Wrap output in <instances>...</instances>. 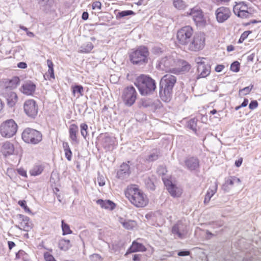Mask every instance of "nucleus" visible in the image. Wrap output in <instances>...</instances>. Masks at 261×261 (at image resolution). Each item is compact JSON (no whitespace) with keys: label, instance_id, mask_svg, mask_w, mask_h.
Instances as JSON below:
<instances>
[{"label":"nucleus","instance_id":"nucleus-51","mask_svg":"<svg viewBox=\"0 0 261 261\" xmlns=\"http://www.w3.org/2000/svg\"><path fill=\"white\" fill-rule=\"evenodd\" d=\"M91 261H102V258L98 254H93L90 257Z\"/></svg>","mask_w":261,"mask_h":261},{"label":"nucleus","instance_id":"nucleus-19","mask_svg":"<svg viewBox=\"0 0 261 261\" xmlns=\"http://www.w3.org/2000/svg\"><path fill=\"white\" fill-rule=\"evenodd\" d=\"M18 217L21 221L20 222V226L22 227L21 228L19 226H17L18 228L23 229L25 231H29L30 229H31L32 227V224L30 221V218L28 217L21 214L18 215Z\"/></svg>","mask_w":261,"mask_h":261},{"label":"nucleus","instance_id":"nucleus-2","mask_svg":"<svg viewBox=\"0 0 261 261\" xmlns=\"http://www.w3.org/2000/svg\"><path fill=\"white\" fill-rule=\"evenodd\" d=\"M125 195L131 203L137 207H144L148 203L146 196L135 185L128 187L125 192Z\"/></svg>","mask_w":261,"mask_h":261},{"label":"nucleus","instance_id":"nucleus-44","mask_svg":"<svg viewBox=\"0 0 261 261\" xmlns=\"http://www.w3.org/2000/svg\"><path fill=\"white\" fill-rule=\"evenodd\" d=\"M240 63L238 61L233 62L230 66V70L233 72H237L240 70Z\"/></svg>","mask_w":261,"mask_h":261},{"label":"nucleus","instance_id":"nucleus-23","mask_svg":"<svg viewBox=\"0 0 261 261\" xmlns=\"http://www.w3.org/2000/svg\"><path fill=\"white\" fill-rule=\"evenodd\" d=\"M38 4L46 12L53 10L54 0H38Z\"/></svg>","mask_w":261,"mask_h":261},{"label":"nucleus","instance_id":"nucleus-27","mask_svg":"<svg viewBox=\"0 0 261 261\" xmlns=\"http://www.w3.org/2000/svg\"><path fill=\"white\" fill-rule=\"evenodd\" d=\"M79 131V127L75 124H72L69 126V138L74 143H77V134Z\"/></svg>","mask_w":261,"mask_h":261},{"label":"nucleus","instance_id":"nucleus-56","mask_svg":"<svg viewBox=\"0 0 261 261\" xmlns=\"http://www.w3.org/2000/svg\"><path fill=\"white\" fill-rule=\"evenodd\" d=\"M101 3L99 1L95 2L92 4L93 9H98L100 10L101 9Z\"/></svg>","mask_w":261,"mask_h":261},{"label":"nucleus","instance_id":"nucleus-12","mask_svg":"<svg viewBox=\"0 0 261 261\" xmlns=\"http://www.w3.org/2000/svg\"><path fill=\"white\" fill-rule=\"evenodd\" d=\"M24 111L30 118L34 119L38 113V106L34 99L27 100L23 104Z\"/></svg>","mask_w":261,"mask_h":261},{"label":"nucleus","instance_id":"nucleus-53","mask_svg":"<svg viewBox=\"0 0 261 261\" xmlns=\"http://www.w3.org/2000/svg\"><path fill=\"white\" fill-rule=\"evenodd\" d=\"M146 185L148 189H149L151 190H154V189H155L154 185L149 179H148L146 180Z\"/></svg>","mask_w":261,"mask_h":261},{"label":"nucleus","instance_id":"nucleus-35","mask_svg":"<svg viewBox=\"0 0 261 261\" xmlns=\"http://www.w3.org/2000/svg\"><path fill=\"white\" fill-rule=\"evenodd\" d=\"M135 12L132 10H125L121 12H119L116 15V18L120 19L122 17L128 16L135 15Z\"/></svg>","mask_w":261,"mask_h":261},{"label":"nucleus","instance_id":"nucleus-22","mask_svg":"<svg viewBox=\"0 0 261 261\" xmlns=\"http://www.w3.org/2000/svg\"><path fill=\"white\" fill-rule=\"evenodd\" d=\"M217 187L218 185L216 181L213 182L210 186L205 196V198L204 200V204H206L210 202L211 198L217 192Z\"/></svg>","mask_w":261,"mask_h":261},{"label":"nucleus","instance_id":"nucleus-13","mask_svg":"<svg viewBox=\"0 0 261 261\" xmlns=\"http://www.w3.org/2000/svg\"><path fill=\"white\" fill-rule=\"evenodd\" d=\"M187 15L192 17L193 20L197 25H202L205 23L202 10L198 7H195L187 12Z\"/></svg>","mask_w":261,"mask_h":261},{"label":"nucleus","instance_id":"nucleus-46","mask_svg":"<svg viewBox=\"0 0 261 261\" xmlns=\"http://www.w3.org/2000/svg\"><path fill=\"white\" fill-rule=\"evenodd\" d=\"M253 86V85H250L249 86L246 87L244 88L243 89L240 90V93H242L243 95H245L250 93L251 90H252Z\"/></svg>","mask_w":261,"mask_h":261},{"label":"nucleus","instance_id":"nucleus-57","mask_svg":"<svg viewBox=\"0 0 261 261\" xmlns=\"http://www.w3.org/2000/svg\"><path fill=\"white\" fill-rule=\"evenodd\" d=\"M177 254L180 256H188L190 254V251L186 250L180 251L178 252Z\"/></svg>","mask_w":261,"mask_h":261},{"label":"nucleus","instance_id":"nucleus-38","mask_svg":"<svg viewBox=\"0 0 261 261\" xmlns=\"http://www.w3.org/2000/svg\"><path fill=\"white\" fill-rule=\"evenodd\" d=\"M20 80L18 77L15 76L11 79L9 83V85L7 87L8 88H15L16 87L18 84H19Z\"/></svg>","mask_w":261,"mask_h":261},{"label":"nucleus","instance_id":"nucleus-60","mask_svg":"<svg viewBox=\"0 0 261 261\" xmlns=\"http://www.w3.org/2000/svg\"><path fill=\"white\" fill-rule=\"evenodd\" d=\"M224 68V66L223 65H218L215 67V71L217 72H220Z\"/></svg>","mask_w":261,"mask_h":261},{"label":"nucleus","instance_id":"nucleus-33","mask_svg":"<svg viewBox=\"0 0 261 261\" xmlns=\"http://www.w3.org/2000/svg\"><path fill=\"white\" fill-rule=\"evenodd\" d=\"M93 48L92 43L90 42H87L86 43L83 44L81 46V52L88 53H89Z\"/></svg>","mask_w":261,"mask_h":261},{"label":"nucleus","instance_id":"nucleus-24","mask_svg":"<svg viewBox=\"0 0 261 261\" xmlns=\"http://www.w3.org/2000/svg\"><path fill=\"white\" fill-rule=\"evenodd\" d=\"M187 168L190 170L196 169L199 167V161L197 158L191 157L185 160Z\"/></svg>","mask_w":261,"mask_h":261},{"label":"nucleus","instance_id":"nucleus-16","mask_svg":"<svg viewBox=\"0 0 261 261\" xmlns=\"http://www.w3.org/2000/svg\"><path fill=\"white\" fill-rule=\"evenodd\" d=\"M3 95L7 101L8 105L10 107H13L17 101L18 97L16 93L11 91L8 87H6Z\"/></svg>","mask_w":261,"mask_h":261},{"label":"nucleus","instance_id":"nucleus-62","mask_svg":"<svg viewBox=\"0 0 261 261\" xmlns=\"http://www.w3.org/2000/svg\"><path fill=\"white\" fill-rule=\"evenodd\" d=\"M89 16V14L87 12H84L82 14V18L83 20H86L88 19Z\"/></svg>","mask_w":261,"mask_h":261},{"label":"nucleus","instance_id":"nucleus-48","mask_svg":"<svg viewBox=\"0 0 261 261\" xmlns=\"http://www.w3.org/2000/svg\"><path fill=\"white\" fill-rule=\"evenodd\" d=\"M44 258L45 261H56L54 257L47 252L44 253Z\"/></svg>","mask_w":261,"mask_h":261},{"label":"nucleus","instance_id":"nucleus-55","mask_svg":"<svg viewBox=\"0 0 261 261\" xmlns=\"http://www.w3.org/2000/svg\"><path fill=\"white\" fill-rule=\"evenodd\" d=\"M258 106V102L256 100H252L249 105V108L251 110L256 108Z\"/></svg>","mask_w":261,"mask_h":261},{"label":"nucleus","instance_id":"nucleus-37","mask_svg":"<svg viewBox=\"0 0 261 261\" xmlns=\"http://www.w3.org/2000/svg\"><path fill=\"white\" fill-rule=\"evenodd\" d=\"M123 226L127 229H132L135 226V222L134 221L127 220L124 221H120Z\"/></svg>","mask_w":261,"mask_h":261},{"label":"nucleus","instance_id":"nucleus-58","mask_svg":"<svg viewBox=\"0 0 261 261\" xmlns=\"http://www.w3.org/2000/svg\"><path fill=\"white\" fill-rule=\"evenodd\" d=\"M17 172L19 173V174L21 175V176L23 177H27V172L23 169H18L17 170Z\"/></svg>","mask_w":261,"mask_h":261},{"label":"nucleus","instance_id":"nucleus-14","mask_svg":"<svg viewBox=\"0 0 261 261\" xmlns=\"http://www.w3.org/2000/svg\"><path fill=\"white\" fill-rule=\"evenodd\" d=\"M164 184L170 195L173 197H179L182 193L181 188L177 187L168 179H163Z\"/></svg>","mask_w":261,"mask_h":261},{"label":"nucleus","instance_id":"nucleus-9","mask_svg":"<svg viewBox=\"0 0 261 261\" xmlns=\"http://www.w3.org/2000/svg\"><path fill=\"white\" fill-rule=\"evenodd\" d=\"M205 37L203 33L198 32L194 34L189 43V49L197 51L202 49L205 45Z\"/></svg>","mask_w":261,"mask_h":261},{"label":"nucleus","instance_id":"nucleus-18","mask_svg":"<svg viewBox=\"0 0 261 261\" xmlns=\"http://www.w3.org/2000/svg\"><path fill=\"white\" fill-rule=\"evenodd\" d=\"M172 232L179 238L182 239L186 233V226L181 223H177L172 227Z\"/></svg>","mask_w":261,"mask_h":261},{"label":"nucleus","instance_id":"nucleus-47","mask_svg":"<svg viewBox=\"0 0 261 261\" xmlns=\"http://www.w3.org/2000/svg\"><path fill=\"white\" fill-rule=\"evenodd\" d=\"M251 33L250 31H245L241 36L238 43H241L243 42L245 39H246L249 35Z\"/></svg>","mask_w":261,"mask_h":261},{"label":"nucleus","instance_id":"nucleus-7","mask_svg":"<svg viewBox=\"0 0 261 261\" xmlns=\"http://www.w3.org/2000/svg\"><path fill=\"white\" fill-rule=\"evenodd\" d=\"M22 138L26 143L36 144L42 140V136L40 132L36 129L27 128L22 132Z\"/></svg>","mask_w":261,"mask_h":261},{"label":"nucleus","instance_id":"nucleus-21","mask_svg":"<svg viewBox=\"0 0 261 261\" xmlns=\"http://www.w3.org/2000/svg\"><path fill=\"white\" fill-rule=\"evenodd\" d=\"M130 174L129 166L127 164L123 163L120 166V169L117 171V176L120 179L127 177Z\"/></svg>","mask_w":261,"mask_h":261},{"label":"nucleus","instance_id":"nucleus-50","mask_svg":"<svg viewBox=\"0 0 261 261\" xmlns=\"http://www.w3.org/2000/svg\"><path fill=\"white\" fill-rule=\"evenodd\" d=\"M97 182L100 186H103L105 185L106 179L102 175H98L97 177Z\"/></svg>","mask_w":261,"mask_h":261},{"label":"nucleus","instance_id":"nucleus-41","mask_svg":"<svg viewBox=\"0 0 261 261\" xmlns=\"http://www.w3.org/2000/svg\"><path fill=\"white\" fill-rule=\"evenodd\" d=\"M197 120L195 118L190 120L188 122V127L191 129L196 131Z\"/></svg>","mask_w":261,"mask_h":261},{"label":"nucleus","instance_id":"nucleus-40","mask_svg":"<svg viewBox=\"0 0 261 261\" xmlns=\"http://www.w3.org/2000/svg\"><path fill=\"white\" fill-rule=\"evenodd\" d=\"M83 87L81 85H75L72 87V93L74 96L76 93H79L81 95H83Z\"/></svg>","mask_w":261,"mask_h":261},{"label":"nucleus","instance_id":"nucleus-34","mask_svg":"<svg viewBox=\"0 0 261 261\" xmlns=\"http://www.w3.org/2000/svg\"><path fill=\"white\" fill-rule=\"evenodd\" d=\"M174 7L178 10L185 9L187 5L182 0H174L173 2Z\"/></svg>","mask_w":261,"mask_h":261},{"label":"nucleus","instance_id":"nucleus-31","mask_svg":"<svg viewBox=\"0 0 261 261\" xmlns=\"http://www.w3.org/2000/svg\"><path fill=\"white\" fill-rule=\"evenodd\" d=\"M59 245L60 249L64 251L68 250L71 247L70 242L69 240L63 239L61 240Z\"/></svg>","mask_w":261,"mask_h":261},{"label":"nucleus","instance_id":"nucleus-45","mask_svg":"<svg viewBox=\"0 0 261 261\" xmlns=\"http://www.w3.org/2000/svg\"><path fill=\"white\" fill-rule=\"evenodd\" d=\"M18 204L23 208L24 211L28 213H31V211L30 210V208L28 207V206L26 204V201L24 200H19L18 202Z\"/></svg>","mask_w":261,"mask_h":261},{"label":"nucleus","instance_id":"nucleus-10","mask_svg":"<svg viewBox=\"0 0 261 261\" xmlns=\"http://www.w3.org/2000/svg\"><path fill=\"white\" fill-rule=\"evenodd\" d=\"M193 34V29L190 26L187 25L178 31L177 39L180 44L186 45L191 41Z\"/></svg>","mask_w":261,"mask_h":261},{"label":"nucleus","instance_id":"nucleus-4","mask_svg":"<svg viewBox=\"0 0 261 261\" xmlns=\"http://www.w3.org/2000/svg\"><path fill=\"white\" fill-rule=\"evenodd\" d=\"M149 51L147 47L141 46L130 54V60L133 64L141 65L147 63Z\"/></svg>","mask_w":261,"mask_h":261},{"label":"nucleus","instance_id":"nucleus-17","mask_svg":"<svg viewBox=\"0 0 261 261\" xmlns=\"http://www.w3.org/2000/svg\"><path fill=\"white\" fill-rule=\"evenodd\" d=\"M211 66L210 65H198L197 71L198 75L197 79L204 78L210 75L211 73Z\"/></svg>","mask_w":261,"mask_h":261},{"label":"nucleus","instance_id":"nucleus-39","mask_svg":"<svg viewBox=\"0 0 261 261\" xmlns=\"http://www.w3.org/2000/svg\"><path fill=\"white\" fill-rule=\"evenodd\" d=\"M61 226H62L63 235L72 233V231L70 229L69 225L68 224L65 223L64 222V220L62 221Z\"/></svg>","mask_w":261,"mask_h":261},{"label":"nucleus","instance_id":"nucleus-63","mask_svg":"<svg viewBox=\"0 0 261 261\" xmlns=\"http://www.w3.org/2000/svg\"><path fill=\"white\" fill-rule=\"evenodd\" d=\"M242 162H243V159L242 158H241V159H239L238 160H237L235 162V165L237 167H239L241 165Z\"/></svg>","mask_w":261,"mask_h":261},{"label":"nucleus","instance_id":"nucleus-49","mask_svg":"<svg viewBox=\"0 0 261 261\" xmlns=\"http://www.w3.org/2000/svg\"><path fill=\"white\" fill-rule=\"evenodd\" d=\"M113 142V141L112 140V139L110 137H106L105 138H104V143H103V145L105 146H108L110 145H112V143Z\"/></svg>","mask_w":261,"mask_h":261},{"label":"nucleus","instance_id":"nucleus-54","mask_svg":"<svg viewBox=\"0 0 261 261\" xmlns=\"http://www.w3.org/2000/svg\"><path fill=\"white\" fill-rule=\"evenodd\" d=\"M226 186H233L234 185L233 176L229 177L225 181Z\"/></svg>","mask_w":261,"mask_h":261},{"label":"nucleus","instance_id":"nucleus-11","mask_svg":"<svg viewBox=\"0 0 261 261\" xmlns=\"http://www.w3.org/2000/svg\"><path fill=\"white\" fill-rule=\"evenodd\" d=\"M137 95V92L134 87L128 86L125 88L122 95L124 103L128 107L132 106L136 100Z\"/></svg>","mask_w":261,"mask_h":261},{"label":"nucleus","instance_id":"nucleus-30","mask_svg":"<svg viewBox=\"0 0 261 261\" xmlns=\"http://www.w3.org/2000/svg\"><path fill=\"white\" fill-rule=\"evenodd\" d=\"M63 147L66 159L68 161L71 160L72 152L67 142H63Z\"/></svg>","mask_w":261,"mask_h":261},{"label":"nucleus","instance_id":"nucleus-28","mask_svg":"<svg viewBox=\"0 0 261 261\" xmlns=\"http://www.w3.org/2000/svg\"><path fill=\"white\" fill-rule=\"evenodd\" d=\"M14 150V147L11 143L6 142L4 143L2 146V152L4 155H10L13 154Z\"/></svg>","mask_w":261,"mask_h":261},{"label":"nucleus","instance_id":"nucleus-6","mask_svg":"<svg viewBox=\"0 0 261 261\" xmlns=\"http://www.w3.org/2000/svg\"><path fill=\"white\" fill-rule=\"evenodd\" d=\"M17 125L13 119L7 120L3 122L0 126V133L5 138H11L17 132Z\"/></svg>","mask_w":261,"mask_h":261},{"label":"nucleus","instance_id":"nucleus-61","mask_svg":"<svg viewBox=\"0 0 261 261\" xmlns=\"http://www.w3.org/2000/svg\"><path fill=\"white\" fill-rule=\"evenodd\" d=\"M141 256V254H134L133 255V260L134 261H140Z\"/></svg>","mask_w":261,"mask_h":261},{"label":"nucleus","instance_id":"nucleus-64","mask_svg":"<svg viewBox=\"0 0 261 261\" xmlns=\"http://www.w3.org/2000/svg\"><path fill=\"white\" fill-rule=\"evenodd\" d=\"M248 103V100L246 98H245L243 102L240 105V107H245L247 106Z\"/></svg>","mask_w":261,"mask_h":261},{"label":"nucleus","instance_id":"nucleus-52","mask_svg":"<svg viewBox=\"0 0 261 261\" xmlns=\"http://www.w3.org/2000/svg\"><path fill=\"white\" fill-rule=\"evenodd\" d=\"M205 58L202 57H197L195 59V62L198 64V65H205L204 60Z\"/></svg>","mask_w":261,"mask_h":261},{"label":"nucleus","instance_id":"nucleus-20","mask_svg":"<svg viewBox=\"0 0 261 261\" xmlns=\"http://www.w3.org/2000/svg\"><path fill=\"white\" fill-rule=\"evenodd\" d=\"M36 85L32 82L28 81L22 85L20 91L24 94L32 95L35 90Z\"/></svg>","mask_w":261,"mask_h":261},{"label":"nucleus","instance_id":"nucleus-42","mask_svg":"<svg viewBox=\"0 0 261 261\" xmlns=\"http://www.w3.org/2000/svg\"><path fill=\"white\" fill-rule=\"evenodd\" d=\"M81 128V135L84 138H86L88 135L87 129H88V125L86 123H82L80 125Z\"/></svg>","mask_w":261,"mask_h":261},{"label":"nucleus","instance_id":"nucleus-26","mask_svg":"<svg viewBox=\"0 0 261 261\" xmlns=\"http://www.w3.org/2000/svg\"><path fill=\"white\" fill-rule=\"evenodd\" d=\"M96 203L99 204L101 208L109 210H113L115 207V204L110 200L98 199Z\"/></svg>","mask_w":261,"mask_h":261},{"label":"nucleus","instance_id":"nucleus-1","mask_svg":"<svg viewBox=\"0 0 261 261\" xmlns=\"http://www.w3.org/2000/svg\"><path fill=\"white\" fill-rule=\"evenodd\" d=\"M176 82V77L174 75L167 74L161 80L160 83V96L163 100L167 102L171 98L173 88Z\"/></svg>","mask_w":261,"mask_h":261},{"label":"nucleus","instance_id":"nucleus-59","mask_svg":"<svg viewBox=\"0 0 261 261\" xmlns=\"http://www.w3.org/2000/svg\"><path fill=\"white\" fill-rule=\"evenodd\" d=\"M17 67L19 68L25 69L27 67V65L25 62H21L18 63Z\"/></svg>","mask_w":261,"mask_h":261},{"label":"nucleus","instance_id":"nucleus-15","mask_svg":"<svg viewBox=\"0 0 261 261\" xmlns=\"http://www.w3.org/2000/svg\"><path fill=\"white\" fill-rule=\"evenodd\" d=\"M230 10L225 7H221L216 11V15L217 21L222 23L226 21L230 16Z\"/></svg>","mask_w":261,"mask_h":261},{"label":"nucleus","instance_id":"nucleus-32","mask_svg":"<svg viewBox=\"0 0 261 261\" xmlns=\"http://www.w3.org/2000/svg\"><path fill=\"white\" fill-rule=\"evenodd\" d=\"M160 155L159 151L157 150H153L150 154L146 158V160L149 162H153L159 159Z\"/></svg>","mask_w":261,"mask_h":261},{"label":"nucleus","instance_id":"nucleus-3","mask_svg":"<svg viewBox=\"0 0 261 261\" xmlns=\"http://www.w3.org/2000/svg\"><path fill=\"white\" fill-rule=\"evenodd\" d=\"M135 85L142 95L150 94L156 89L154 80L144 74H141L137 77L135 82Z\"/></svg>","mask_w":261,"mask_h":261},{"label":"nucleus","instance_id":"nucleus-43","mask_svg":"<svg viewBox=\"0 0 261 261\" xmlns=\"http://www.w3.org/2000/svg\"><path fill=\"white\" fill-rule=\"evenodd\" d=\"M47 63L48 67V72L50 74V76L54 78V64L50 60H47Z\"/></svg>","mask_w":261,"mask_h":261},{"label":"nucleus","instance_id":"nucleus-36","mask_svg":"<svg viewBox=\"0 0 261 261\" xmlns=\"http://www.w3.org/2000/svg\"><path fill=\"white\" fill-rule=\"evenodd\" d=\"M43 170L41 165H37L35 166L31 171L30 173L32 175L36 176L40 174Z\"/></svg>","mask_w":261,"mask_h":261},{"label":"nucleus","instance_id":"nucleus-29","mask_svg":"<svg viewBox=\"0 0 261 261\" xmlns=\"http://www.w3.org/2000/svg\"><path fill=\"white\" fill-rule=\"evenodd\" d=\"M181 66V67H177L180 70V72L188 71L191 68V65L187 62L181 60L176 61V66Z\"/></svg>","mask_w":261,"mask_h":261},{"label":"nucleus","instance_id":"nucleus-8","mask_svg":"<svg viewBox=\"0 0 261 261\" xmlns=\"http://www.w3.org/2000/svg\"><path fill=\"white\" fill-rule=\"evenodd\" d=\"M233 12L236 15L241 18H249L252 16L253 10L244 2L236 3L233 6Z\"/></svg>","mask_w":261,"mask_h":261},{"label":"nucleus","instance_id":"nucleus-5","mask_svg":"<svg viewBox=\"0 0 261 261\" xmlns=\"http://www.w3.org/2000/svg\"><path fill=\"white\" fill-rule=\"evenodd\" d=\"M176 61L173 56H166L161 59L158 67L160 69L166 72L178 74L180 73V70L177 68Z\"/></svg>","mask_w":261,"mask_h":261},{"label":"nucleus","instance_id":"nucleus-25","mask_svg":"<svg viewBox=\"0 0 261 261\" xmlns=\"http://www.w3.org/2000/svg\"><path fill=\"white\" fill-rule=\"evenodd\" d=\"M145 248L142 244L137 243L136 241H134L131 246L128 248L126 251L125 255H127L129 253L138 251H144L145 250Z\"/></svg>","mask_w":261,"mask_h":261}]
</instances>
